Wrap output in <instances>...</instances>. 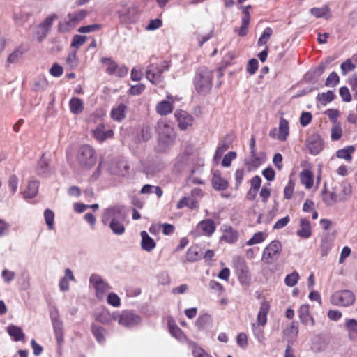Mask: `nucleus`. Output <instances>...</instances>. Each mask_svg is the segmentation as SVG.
Masks as SVG:
<instances>
[{"mask_svg": "<svg viewBox=\"0 0 357 357\" xmlns=\"http://www.w3.org/2000/svg\"><path fill=\"white\" fill-rule=\"evenodd\" d=\"M334 98L335 94L332 91H328L326 93H319L317 96V100L324 105L332 102Z\"/></svg>", "mask_w": 357, "mask_h": 357, "instance_id": "de8ad7c7", "label": "nucleus"}, {"mask_svg": "<svg viewBox=\"0 0 357 357\" xmlns=\"http://www.w3.org/2000/svg\"><path fill=\"white\" fill-rule=\"evenodd\" d=\"M342 135V129L341 126L339 123L333 124L331 128V137L332 140L337 141L339 140Z\"/></svg>", "mask_w": 357, "mask_h": 357, "instance_id": "09e8293b", "label": "nucleus"}, {"mask_svg": "<svg viewBox=\"0 0 357 357\" xmlns=\"http://www.w3.org/2000/svg\"><path fill=\"white\" fill-rule=\"evenodd\" d=\"M202 257L201 248L197 245L191 246L187 251L186 259L192 263L199 260Z\"/></svg>", "mask_w": 357, "mask_h": 357, "instance_id": "393cba45", "label": "nucleus"}, {"mask_svg": "<svg viewBox=\"0 0 357 357\" xmlns=\"http://www.w3.org/2000/svg\"><path fill=\"white\" fill-rule=\"evenodd\" d=\"M281 251L282 244L274 240L264 248L261 259L265 264H271L279 258Z\"/></svg>", "mask_w": 357, "mask_h": 357, "instance_id": "7ed1b4c3", "label": "nucleus"}, {"mask_svg": "<svg viewBox=\"0 0 357 357\" xmlns=\"http://www.w3.org/2000/svg\"><path fill=\"white\" fill-rule=\"evenodd\" d=\"M107 303L113 307H119L121 305V300L115 293H109L107 296Z\"/></svg>", "mask_w": 357, "mask_h": 357, "instance_id": "338daca9", "label": "nucleus"}, {"mask_svg": "<svg viewBox=\"0 0 357 357\" xmlns=\"http://www.w3.org/2000/svg\"><path fill=\"white\" fill-rule=\"evenodd\" d=\"M89 282L96 289V294H105L112 289L109 284L98 274H92L89 278Z\"/></svg>", "mask_w": 357, "mask_h": 357, "instance_id": "4468645a", "label": "nucleus"}, {"mask_svg": "<svg viewBox=\"0 0 357 357\" xmlns=\"http://www.w3.org/2000/svg\"><path fill=\"white\" fill-rule=\"evenodd\" d=\"M155 129L160 140H163L167 144L173 141L174 138V130L169 124L164 121H159Z\"/></svg>", "mask_w": 357, "mask_h": 357, "instance_id": "9d476101", "label": "nucleus"}, {"mask_svg": "<svg viewBox=\"0 0 357 357\" xmlns=\"http://www.w3.org/2000/svg\"><path fill=\"white\" fill-rule=\"evenodd\" d=\"M215 229L214 222L211 219L201 221L191 234L196 236L199 235H211Z\"/></svg>", "mask_w": 357, "mask_h": 357, "instance_id": "9b49d317", "label": "nucleus"}, {"mask_svg": "<svg viewBox=\"0 0 357 357\" xmlns=\"http://www.w3.org/2000/svg\"><path fill=\"white\" fill-rule=\"evenodd\" d=\"M250 23V17L246 15L245 16H243L241 26L238 28L236 27L234 29V31L238 33L239 36L243 37L247 35L248 33V27Z\"/></svg>", "mask_w": 357, "mask_h": 357, "instance_id": "58836bf2", "label": "nucleus"}, {"mask_svg": "<svg viewBox=\"0 0 357 357\" xmlns=\"http://www.w3.org/2000/svg\"><path fill=\"white\" fill-rule=\"evenodd\" d=\"M174 116L178 121V125L181 130H186L188 127L191 126L192 123V116L185 111H176Z\"/></svg>", "mask_w": 357, "mask_h": 357, "instance_id": "2eb2a0df", "label": "nucleus"}, {"mask_svg": "<svg viewBox=\"0 0 357 357\" xmlns=\"http://www.w3.org/2000/svg\"><path fill=\"white\" fill-rule=\"evenodd\" d=\"M102 28L100 24H93L87 26H80L77 31L81 33H91L100 30Z\"/></svg>", "mask_w": 357, "mask_h": 357, "instance_id": "6e6d98bb", "label": "nucleus"}, {"mask_svg": "<svg viewBox=\"0 0 357 357\" xmlns=\"http://www.w3.org/2000/svg\"><path fill=\"white\" fill-rule=\"evenodd\" d=\"M192 355L194 357H212L206 353L202 348L198 347L197 344H192Z\"/></svg>", "mask_w": 357, "mask_h": 357, "instance_id": "0e129e2a", "label": "nucleus"}, {"mask_svg": "<svg viewBox=\"0 0 357 357\" xmlns=\"http://www.w3.org/2000/svg\"><path fill=\"white\" fill-rule=\"evenodd\" d=\"M222 172L220 170H213V178L211 180L213 187L218 190L223 189V179L222 178Z\"/></svg>", "mask_w": 357, "mask_h": 357, "instance_id": "e433bc0d", "label": "nucleus"}, {"mask_svg": "<svg viewBox=\"0 0 357 357\" xmlns=\"http://www.w3.org/2000/svg\"><path fill=\"white\" fill-rule=\"evenodd\" d=\"M273 33V30L271 27H266L264 31L260 38L258 40L257 44L258 45H266L268 40H269L270 37L271 36Z\"/></svg>", "mask_w": 357, "mask_h": 357, "instance_id": "864d4df0", "label": "nucleus"}, {"mask_svg": "<svg viewBox=\"0 0 357 357\" xmlns=\"http://www.w3.org/2000/svg\"><path fill=\"white\" fill-rule=\"evenodd\" d=\"M70 112L75 114H79L84 110V104L82 100L76 97H73L69 102Z\"/></svg>", "mask_w": 357, "mask_h": 357, "instance_id": "c756f323", "label": "nucleus"}, {"mask_svg": "<svg viewBox=\"0 0 357 357\" xmlns=\"http://www.w3.org/2000/svg\"><path fill=\"white\" fill-rule=\"evenodd\" d=\"M50 317L57 344L59 345H61L63 342V321H61L59 311L56 307L50 310Z\"/></svg>", "mask_w": 357, "mask_h": 357, "instance_id": "20e7f679", "label": "nucleus"}, {"mask_svg": "<svg viewBox=\"0 0 357 357\" xmlns=\"http://www.w3.org/2000/svg\"><path fill=\"white\" fill-rule=\"evenodd\" d=\"M330 12V9L327 6H324L321 8H312L310 9V13L316 17L317 18L326 17Z\"/></svg>", "mask_w": 357, "mask_h": 357, "instance_id": "79ce46f5", "label": "nucleus"}, {"mask_svg": "<svg viewBox=\"0 0 357 357\" xmlns=\"http://www.w3.org/2000/svg\"><path fill=\"white\" fill-rule=\"evenodd\" d=\"M340 190L335 189V190L337 192V194L339 195V199L343 200L346 199L347 197L351 194V187L347 181H342L340 185Z\"/></svg>", "mask_w": 357, "mask_h": 357, "instance_id": "f704fd0d", "label": "nucleus"}, {"mask_svg": "<svg viewBox=\"0 0 357 357\" xmlns=\"http://www.w3.org/2000/svg\"><path fill=\"white\" fill-rule=\"evenodd\" d=\"M44 218L49 230L54 229V213L51 209H45L44 211Z\"/></svg>", "mask_w": 357, "mask_h": 357, "instance_id": "49530a36", "label": "nucleus"}, {"mask_svg": "<svg viewBox=\"0 0 357 357\" xmlns=\"http://www.w3.org/2000/svg\"><path fill=\"white\" fill-rule=\"evenodd\" d=\"M162 26V21L159 18L151 20L148 25L146 26L147 31H154Z\"/></svg>", "mask_w": 357, "mask_h": 357, "instance_id": "69168bd1", "label": "nucleus"}, {"mask_svg": "<svg viewBox=\"0 0 357 357\" xmlns=\"http://www.w3.org/2000/svg\"><path fill=\"white\" fill-rule=\"evenodd\" d=\"M86 39L85 36L75 35L73 37L70 46L78 49L86 41Z\"/></svg>", "mask_w": 357, "mask_h": 357, "instance_id": "bf43d9fd", "label": "nucleus"}, {"mask_svg": "<svg viewBox=\"0 0 357 357\" xmlns=\"http://www.w3.org/2000/svg\"><path fill=\"white\" fill-rule=\"evenodd\" d=\"M212 317L208 314L199 315L195 321V325L199 329H205L211 326Z\"/></svg>", "mask_w": 357, "mask_h": 357, "instance_id": "7c9ffc66", "label": "nucleus"}, {"mask_svg": "<svg viewBox=\"0 0 357 357\" xmlns=\"http://www.w3.org/2000/svg\"><path fill=\"white\" fill-rule=\"evenodd\" d=\"M119 20L123 24H132L137 20V10L134 7H123L117 11Z\"/></svg>", "mask_w": 357, "mask_h": 357, "instance_id": "f8f14e48", "label": "nucleus"}, {"mask_svg": "<svg viewBox=\"0 0 357 357\" xmlns=\"http://www.w3.org/2000/svg\"><path fill=\"white\" fill-rule=\"evenodd\" d=\"M127 211L124 206L116 205L109 207L104 211L102 221L103 224H106L110 219L126 220Z\"/></svg>", "mask_w": 357, "mask_h": 357, "instance_id": "39448f33", "label": "nucleus"}, {"mask_svg": "<svg viewBox=\"0 0 357 357\" xmlns=\"http://www.w3.org/2000/svg\"><path fill=\"white\" fill-rule=\"evenodd\" d=\"M185 206L190 209H195L197 208V201L193 197H184L179 200L176 207L178 209H181Z\"/></svg>", "mask_w": 357, "mask_h": 357, "instance_id": "c85d7f7f", "label": "nucleus"}, {"mask_svg": "<svg viewBox=\"0 0 357 357\" xmlns=\"http://www.w3.org/2000/svg\"><path fill=\"white\" fill-rule=\"evenodd\" d=\"M300 177L302 184H303L306 188L310 189L312 187L314 179L312 174L310 170L305 169L302 171Z\"/></svg>", "mask_w": 357, "mask_h": 357, "instance_id": "72a5a7b5", "label": "nucleus"}, {"mask_svg": "<svg viewBox=\"0 0 357 357\" xmlns=\"http://www.w3.org/2000/svg\"><path fill=\"white\" fill-rule=\"evenodd\" d=\"M342 74L346 75L349 72L352 71L355 68V65L350 59H347L341 66Z\"/></svg>", "mask_w": 357, "mask_h": 357, "instance_id": "e2e57ef3", "label": "nucleus"}, {"mask_svg": "<svg viewBox=\"0 0 357 357\" xmlns=\"http://www.w3.org/2000/svg\"><path fill=\"white\" fill-rule=\"evenodd\" d=\"M348 82L354 92V99L357 100V75L351 76L348 79Z\"/></svg>", "mask_w": 357, "mask_h": 357, "instance_id": "774afa93", "label": "nucleus"}, {"mask_svg": "<svg viewBox=\"0 0 357 357\" xmlns=\"http://www.w3.org/2000/svg\"><path fill=\"white\" fill-rule=\"evenodd\" d=\"M91 331L96 341L99 344H103L105 342V330L104 328L96 325L94 323L91 324Z\"/></svg>", "mask_w": 357, "mask_h": 357, "instance_id": "5701e85b", "label": "nucleus"}, {"mask_svg": "<svg viewBox=\"0 0 357 357\" xmlns=\"http://www.w3.org/2000/svg\"><path fill=\"white\" fill-rule=\"evenodd\" d=\"M50 31L43 27H41L40 24L38 25L35 31V36H36L38 43H41L47 37Z\"/></svg>", "mask_w": 357, "mask_h": 357, "instance_id": "052dcab7", "label": "nucleus"}, {"mask_svg": "<svg viewBox=\"0 0 357 357\" xmlns=\"http://www.w3.org/2000/svg\"><path fill=\"white\" fill-rule=\"evenodd\" d=\"M213 71L205 66L198 68L193 77V85L197 93L201 96L207 95L213 86Z\"/></svg>", "mask_w": 357, "mask_h": 357, "instance_id": "f257e3e1", "label": "nucleus"}, {"mask_svg": "<svg viewBox=\"0 0 357 357\" xmlns=\"http://www.w3.org/2000/svg\"><path fill=\"white\" fill-rule=\"evenodd\" d=\"M354 301V294L349 290L337 291L331 297V303L336 305L349 306L353 304Z\"/></svg>", "mask_w": 357, "mask_h": 357, "instance_id": "0eeeda50", "label": "nucleus"}, {"mask_svg": "<svg viewBox=\"0 0 357 357\" xmlns=\"http://www.w3.org/2000/svg\"><path fill=\"white\" fill-rule=\"evenodd\" d=\"M344 328L347 331L349 339L352 342H357V320L355 319H347Z\"/></svg>", "mask_w": 357, "mask_h": 357, "instance_id": "f3484780", "label": "nucleus"}, {"mask_svg": "<svg viewBox=\"0 0 357 357\" xmlns=\"http://www.w3.org/2000/svg\"><path fill=\"white\" fill-rule=\"evenodd\" d=\"M95 319L101 324H107L111 321L112 318L108 312L102 311L95 314Z\"/></svg>", "mask_w": 357, "mask_h": 357, "instance_id": "5fc2aeb1", "label": "nucleus"}, {"mask_svg": "<svg viewBox=\"0 0 357 357\" xmlns=\"http://www.w3.org/2000/svg\"><path fill=\"white\" fill-rule=\"evenodd\" d=\"M354 146H350L342 149H340L336 152V156L338 158L344 159L347 161H351L352 159L351 154L354 152Z\"/></svg>", "mask_w": 357, "mask_h": 357, "instance_id": "c9c22d12", "label": "nucleus"}, {"mask_svg": "<svg viewBox=\"0 0 357 357\" xmlns=\"http://www.w3.org/2000/svg\"><path fill=\"white\" fill-rule=\"evenodd\" d=\"M269 310V304L267 302H263L261 304L260 310L257 315V324L259 326H264L267 321V314Z\"/></svg>", "mask_w": 357, "mask_h": 357, "instance_id": "bb28decb", "label": "nucleus"}, {"mask_svg": "<svg viewBox=\"0 0 357 357\" xmlns=\"http://www.w3.org/2000/svg\"><path fill=\"white\" fill-rule=\"evenodd\" d=\"M298 313L299 319L303 324L311 327L314 325V320L310 313V307L308 305H302L300 307Z\"/></svg>", "mask_w": 357, "mask_h": 357, "instance_id": "dca6fc26", "label": "nucleus"}, {"mask_svg": "<svg viewBox=\"0 0 357 357\" xmlns=\"http://www.w3.org/2000/svg\"><path fill=\"white\" fill-rule=\"evenodd\" d=\"M125 220H111L109 224V228L116 235H122L125 232L123 222Z\"/></svg>", "mask_w": 357, "mask_h": 357, "instance_id": "a878e982", "label": "nucleus"}, {"mask_svg": "<svg viewBox=\"0 0 357 357\" xmlns=\"http://www.w3.org/2000/svg\"><path fill=\"white\" fill-rule=\"evenodd\" d=\"M127 107L123 104H119L116 107L113 108L111 111V118L116 121H121L126 117V111Z\"/></svg>", "mask_w": 357, "mask_h": 357, "instance_id": "412c9836", "label": "nucleus"}, {"mask_svg": "<svg viewBox=\"0 0 357 357\" xmlns=\"http://www.w3.org/2000/svg\"><path fill=\"white\" fill-rule=\"evenodd\" d=\"M140 235L142 237V249L146 252L152 251L156 246V243L154 240L148 234L146 231H141Z\"/></svg>", "mask_w": 357, "mask_h": 357, "instance_id": "aec40b11", "label": "nucleus"}, {"mask_svg": "<svg viewBox=\"0 0 357 357\" xmlns=\"http://www.w3.org/2000/svg\"><path fill=\"white\" fill-rule=\"evenodd\" d=\"M7 332L16 342L21 341L24 337V334L20 327L10 325L7 327Z\"/></svg>", "mask_w": 357, "mask_h": 357, "instance_id": "cd10ccee", "label": "nucleus"}, {"mask_svg": "<svg viewBox=\"0 0 357 357\" xmlns=\"http://www.w3.org/2000/svg\"><path fill=\"white\" fill-rule=\"evenodd\" d=\"M87 14L88 12L86 10H79L78 11L69 13V17H72L77 24L86 17Z\"/></svg>", "mask_w": 357, "mask_h": 357, "instance_id": "4d7b16f0", "label": "nucleus"}, {"mask_svg": "<svg viewBox=\"0 0 357 357\" xmlns=\"http://www.w3.org/2000/svg\"><path fill=\"white\" fill-rule=\"evenodd\" d=\"M261 179L259 176H255L251 179V188L250 189L248 196H250L253 192V196L250 197L251 199H254L257 195V193L261 186Z\"/></svg>", "mask_w": 357, "mask_h": 357, "instance_id": "ea45409f", "label": "nucleus"}, {"mask_svg": "<svg viewBox=\"0 0 357 357\" xmlns=\"http://www.w3.org/2000/svg\"><path fill=\"white\" fill-rule=\"evenodd\" d=\"M265 240L264 234L263 232H257L253 236L246 242V245L248 246L260 243Z\"/></svg>", "mask_w": 357, "mask_h": 357, "instance_id": "13d9d810", "label": "nucleus"}, {"mask_svg": "<svg viewBox=\"0 0 357 357\" xmlns=\"http://www.w3.org/2000/svg\"><path fill=\"white\" fill-rule=\"evenodd\" d=\"M48 86V81L45 77H39L34 82V90L36 91H44Z\"/></svg>", "mask_w": 357, "mask_h": 357, "instance_id": "3c124183", "label": "nucleus"}, {"mask_svg": "<svg viewBox=\"0 0 357 357\" xmlns=\"http://www.w3.org/2000/svg\"><path fill=\"white\" fill-rule=\"evenodd\" d=\"M76 158L79 165L85 169H91L96 164V151L89 145L84 144L78 149Z\"/></svg>", "mask_w": 357, "mask_h": 357, "instance_id": "f03ea898", "label": "nucleus"}, {"mask_svg": "<svg viewBox=\"0 0 357 357\" xmlns=\"http://www.w3.org/2000/svg\"><path fill=\"white\" fill-rule=\"evenodd\" d=\"M58 19V15L56 13H52L48 15L40 24L41 27H43L46 30L50 32L51 28L54 24V22Z\"/></svg>", "mask_w": 357, "mask_h": 357, "instance_id": "a18cd8bd", "label": "nucleus"}, {"mask_svg": "<svg viewBox=\"0 0 357 357\" xmlns=\"http://www.w3.org/2000/svg\"><path fill=\"white\" fill-rule=\"evenodd\" d=\"M77 26L73 19L69 17V13L62 21L59 22L57 31L59 33H67L73 29Z\"/></svg>", "mask_w": 357, "mask_h": 357, "instance_id": "a211bd4d", "label": "nucleus"}, {"mask_svg": "<svg viewBox=\"0 0 357 357\" xmlns=\"http://www.w3.org/2000/svg\"><path fill=\"white\" fill-rule=\"evenodd\" d=\"M163 70L160 68L158 64H151L146 72V78L153 84L160 85L163 82Z\"/></svg>", "mask_w": 357, "mask_h": 357, "instance_id": "1a4fd4ad", "label": "nucleus"}, {"mask_svg": "<svg viewBox=\"0 0 357 357\" xmlns=\"http://www.w3.org/2000/svg\"><path fill=\"white\" fill-rule=\"evenodd\" d=\"M340 82V78L335 72H332L329 74L326 79L325 84L327 86H334Z\"/></svg>", "mask_w": 357, "mask_h": 357, "instance_id": "680f3d73", "label": "nucleus"}, {"mask_svg": "<svg viewBox=\"0 0 357 357\" xmlns=\"http://www.w3.org/2000/svg\"><path fill=\"white\" fill-rule=\"evenodd\" d=\"M101 61L107 66L106 72L108 74L113 75L116 73L118 65L114 61L110 58H102Z\"/></svg>", "mask_w": 357, "mask_h": 357, "instance_id": "c03bdc74", "label": "nucleus"}, {"mask_svg": "<svg viewBox=\"0 0 357 357\" xmlns=\"http://www.w3.org/2000/svg\"><path fill=\"white\" fill-rule=\"evenodd\" d=\"M50 160L43 154L38 162L36 167L37 174L39 176H47L50 174L51 169L49 164Z\"/></svg>", "mask_w": 357, "mask_h": 357, "instance_id": "6ab92c4d", "label": "nucleus"}, {"mask_svg": "<svg viewBox=\"0 0 357 357\" xmlns=\"http://www.w3.org/2000/svg\"><path fill=\"white\" fill-rule=\"evenodd\" d=\"M298 333V328L297 326H296L294 321L289 324V325L284 331V334L286 336H288L292 340L296 338Z\"/></svg>", "mask_w": 357, "mask_h": 357, "instance_id": "37998d69", "label": "nucleus"}, {"mask_svg": "<svg viewBox=\"0 0 357 357\" xmlns=\"http://www.w3.org/2000/svg\"><path fill=\"white\" fill-rule=\"evenodd\" d=\"M301 229L297 231V234L301 238H308L311 234V226L309 220L302 218L300 220Z\"/></svg>", "mask_w": 357, "mask_h": 357, "instance_id": "4be33fe9", "label": "nucleus"}, {"mask_svg": "<svg viewBox=\"0 0 357 357\" xmlns=\"http://www.w3.org/2000/svg\"><path fill=\"white\" fill-rule=\"evenodd\" d=\"M173 109L172 103L167 100H162L156 105V111L161 115H167Z\"/></svg>", "mask_w": 357, "mask_h": 357, "instance_id": "473e14b6", "label": "nucleus"}, {"mask_svg": "<svg viewBox=\"0 0 357 357\" xmlns=\"http://www.w3.org/2000/svg\"><path fill=\"white\" fill-rule=\"evenodd\" d=\"M233 266L241 283H248L249 277V269L243 257L236 256L233 258Z\"/></svg>", "mask_w": 357, "mask_h": 357, "instance_id": "423d86ee", "label": "nucleus"}, {"mask_svg": "<svg viewBox=\"0 0 357 357\" xmlns=\"http://www.w3.org/2000/svg\"><path fill=\"white\" fill-rule=\"evenodd\" d=\"M307 148L312 155H317L324 149V141L318 134H312L307 138Z\"/></svg>", "mask_w": 357, "mask_h": 357, "instance_id": "ddd939ff", "label": "nucleus"}, {"mask_svg": "<svg viewBox=\"0 0 357 357\" xmlns=\"http://www.w3.org/2000/svg\"><path fill=\"white\" fill-rule=\"evenodd\" d=\"M117 319L119 324L128 328L134 327L142 321L140 316L129 310L123 311Z\"/></svg>", "mask_w": 357, "mask_h": 357, "instance_id": "6e6552de", "label": "nucleus"}, {"mask_svg": "<svg viewBox=\"0 0 357 357\" xmlns=\"http://www.w3.org/2000/svg\"><path fill=\"white\" fill-rule=\"evenodd\" d=\"M94 137L99 140L100 142H102L107 139L112 134V130H107V132L102 130L100 128H97L94 132Z\"/></svg>", "mask_w": 357, "mask_h": 357, "instance_id": "8fccbe9b", "label": "nucleus"}, {"mask_svg": "<svg viewBox=\"0 0 357 357\" xmlns=\"http://www.w3.org/2000/svg\"><path fill=\"white\" fill-rule=\"evenodd\" d=\"M238 238V233L231 227L225 229V242L234 243Z\"/></svg>", "mask_w": 357, "mask_h": 357, "instance_id": "4c0bfd02", "label": "nucleus"}, {"mask_svg": "<svg viewBox=\"0 0 357 357\" xmlns=\"http://www.w3.org/2000/svg\"><path fill=\"white\" fill-rule=\"evenodd\" d=\"M278 139L280 141H285L289 134V128L288 121L281 118L279 123Z\"/></svg>", "mask_w": 357, "mask_h": 357, "instance_id": "b1692460", "label": "nucleus"}, {"mask_svg": "<svg viewBox=\"0 0 357 357\" xmlns=\"http://www.w3.org/2000/svg\"><path fill=\"white\" fill-rule=\"evenodd\" d=\"M336 189V188H335ZM339 199L337 192L334 190L333 192H324L323 195V202L328 206L334 204Z\"/></svg>", "mask_w": 357, "mask_h": 357, "instance_id": "a19ab883", "label": "nucleus"}, {"mask_svg": "<svg viewBox=\"0 0 357 357\" xmlns=\"http://www.w3.org/2000/svg\"><path fill=\"white\" fill-rule=\"evenodd\" d=\"M298 279V273L296 271H294L286 276L284 283L288 287H294L297 284Z\"/></svg>", "mask_w": 357, "mask_h": 357, "instance_id": "603ef678", "label": "nucleus"}, {"mask_svg": "<svg viewBox=\"0 0 357 357\" xmlns=\"http://www.w3.org/2000/svg\"><path fill=\"white\" fill-rule=\"evenodd\" d=\"M39 183L37 181H31L29 183L27 189L24 192V197L33 198L38 192Z\"/></svg>", "mask_w": 357, "mask_h": 357, "instance_id": "2f4dec72", "label": "nucleus"}]
</instances>
